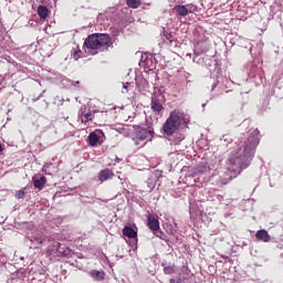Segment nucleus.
Here are the masks:
<instances>
[{"instance_id": "14", "label": "nucleus", "mask_w": 283, "mask_h": 283, "mask_svg": "<svg viewBox=\"0 0 283 283\" xmlns=\"http://www.w3.org/2000/svg\"><path fill=\"white\" fill-rule=\"evenodd\" d=\"M90 275L93 280L98 281V282L104 280V272L99 271V270H91Z\"/></svg>"}, {"instance_id": "24", "label": "nucleus", "mask_w": 283, "mask_h": 283, "mask_svg": "<svg viewBox=\"0 0 283 283\" xmlns=\"http://www.w3.org/2000/svg\"><path fill=\"white\" fill-rule=\"evenodd\" d=\"M3 150V148H2V146H1V144H0V153Z\"/></svg>"}, {"instance_id": "23", "label": "nucleus", "mask_w": 283, "mask_h": 283, "mask_svg": "<svg viewBox=\"0 0 283 283\" xmlns=\"http://www.w3.org/2000/svg\"><path fill=\"white\" fill-rule=\"evenodd\" d=\"M129 85H130L129 83H126V84L123 85V87L125 88V91H123V93H128V86Z\"/></svg>"}, {"instance_id": "4", "label": "nucleus", "mask_w": 283, "mask_h": 283, "mask_svg": "<svg viewBox=\"0 0 283 283\" xmlns=\"http://www.w3.org/2000/svg\"><path fill=\"white\" fill-rule=\"evenodd\" d=\"M133 129L135 132L133 142H135L136 146H140V143L147 139L151 140L155 136V129L153 126L144 127L142 125H135L133 126Z\"/></svg>"}, {"instance_id": "27", "label": "nucleus", "mask_w": 283, "mask_h": 283, "mask_svg": "<svg viewBox=\"0 0 283 283\" xmlns=\"http://www.w3.org/2000/svg\"><path fill=\"white\" fill-rule=\"evenodd\" d=\"M80 84V82H76V85H78Z\"/></svg>"}, {"instance_id": "25", "label": "nucleus", "mask_w": 283, "mask_h": 283, "mask_svg": "<svg viewBox=\"0 0 283 283\" xmlns=\"http://www.w3.org/2000/svg\"><path fill=\"white\" fill-rule=\"evenodd\" d=\"M149 62H150L149 60H146V65H148Z\"/></svg>"}, {"instance_id": "7", "label": "nucleus", "mask_w": 283, "mask_h": 283, "mask_svg": "<svg viewBox=\"0 0 283 283\" xmlns=\"http://www.w3.org/2000/svg\"><path fill=\"white\" fill-rule=\"evenodd\" d=\"M32 182L35 189L42 190L46 185V177L38 174L32 177Z\"/></svg>"}, {"instance_id": "20", "label": "nucleus", "mask_w": 283, "mask_h": 283, "mask_svg": "<svg viewBox=\"0 0 283 283\" xmlns=\"http://www.w3.org/2000/svg\"><path fill=\"white\" fill-rule=\"evenodd\" d=\"M25 189H27V188H23L22 190H18V191L15 192V198H17L18 200H22L23 198H25Z\"/></svg>"}, {"instance_id": "16", "label": "nucleus", "mask_w": 283, "mask_h": 283, "mask_svg": "<svg viewBox=\"0 0 283 283\" xmlns=\"http://www.w3.org/2000/svg\"><path fill=\"white\" fill-rule=\"evenodd\" d=\"M46 241L45 235L38 234L31 237V242H34L35 244H43Z\"/></svg>"}, {"instance_id": "19", "label": "nucleus", "mask_w": 283, "mask_h": 283, "mask_svg": "<svg viewBox=\"0 0 283 283\" xmlns=\"http://www.w3.org/2000/svg\"><path fill=\"white\" fill-rule=\"evenodd\" d=\"M185 7L189 14H193L198 9L196 4H186Z\"/></svg>"}, {"instance_id": "3", "label": "nucleus", "mask_w": 283, "mask_h": 283, "mask_svg": "<svg viewBox=\"0 0 283 283\" xmlns=\"http://www.w3.org/2000/svg\"><path fill=\"white\" fill-rule=\"evenodd\" d=\"M190 118L182 111L174 109L170 113V116L167 117L166 123L164 124L163 130L165 135L171 136L177 132L181 124L188 126Z\"/></svg>"}, {"instance_id": "17", "label": "nucleus", "mask_w": 283, "mask_h": 283, "mask_svg": "<svg viewBox=\"0 0 283 283\" xmlns=\"http://www.w3.org/2000/svg\"><path fill=\"white\" fill-rule=\"evenodd\" d=\"M126 6H128V8H132V9L140 8L142 0H126Z\"/></svg>"}, {"instance_id": "9", "label": "nucleus", "mask_w": 283, "mask_h": 283, "mask_svg": "<svg viewBox=\"0 0 283 283\" xmlns=\"http://www.w3.org/2000/svg\"><path fill=\"white\" fill-rule=\"evenodd\" d=\"M254 237L260 242H264V243L271 242V235L269 234L268 230H258Z\"/></svg>"}, {"instance_id": "8", "label": "nucleus", "mask_w": 283, "mask_h": 283, "mask_svg": "<svg viewBox=\"0 0 283 283\" xmlns=\"http://www.w3.org/2000/svg\"><path fill=\"white\" fill-rule=\"evenodd\" d=\"M115 177V174L112 169L105 168L102 171L98 172V181L105 182L109 179H113Z\"/></svg>"}, {"instance_id": "21", "label": "nucleus", "mask_w": 283, "mask_h": 283, "mask_svg": "<svg viewBox=\"0 0 283 283\" xmlns=\"http://www.w3.org/2000/svg\"><path fill=\"white\" fill-rule=\"evenodd\" d=\"M175 265H169V266H166L164 269V273L167 274V275H170V274H174L175 273Z\"/></svg>"}, {"instance_id": "6", "label": "nucleus", "mask_w": 283, "mask_h": 283, "mask_svg": "<svg viewBox=\"0 0 283 283\" xmlns=\"http://www.w3.org/2000/svg\"><path fill=\"white\" fill-rule=\"evenodd\" d=\"M148 228L150 229V231L153 233L156 234L157 238L161 239L164 233H163V231H159L160 230V222L154 216L148 217Z\"/></svg>"}, {"instance_id": "11", "label": "nucleus", "mask_w": 283, "mask_h": 283, "mask_svg": "<svg viewBox=\"0 0 283 283\" xmlns=\"http://www.w3.org/2000/svg\"><path fill=\"white\" fill-rule=\"evenodd\" d=\"M150 109L156 113L157 115H159L161 113V111L164 109L163 104L160 103V101L158 99H151L150 102Z\"/></svg>"}, {"instance_id": "12", "label": "nucleus", "mask_w": 283, "mask_h": 283, "mask_svg": "<svg viewBox=\"0 0 283 283\" xmlns=\"http://www.w3.org/2000/svg\"><path fill=\"white\" fill-rule=\"evenodd\" d=\"M174 11H176L177 17H187L189 14L187 7L184 4H177L174 7Z\"/></svg>"}, {"instance_id": "2", "label": "nucleus", "mask_w": 283, "mask_h": 283, "mask_svg": "<svg viewBox=\"0 0 283 283\" xmlns=\"http://www.w3.org/2000/svg\"><path fill=\"white\" fill-rule=\"evenodd\" d=\"M111 36L107 33H93L84 41V48L88 50V53L92 55L103 52L106 48L109 46Z\"/></svg>"}, {"instance_id": "26", "label": "nucleus", "mask_w": 283, "mask_h": 283, "mask_svg": "<svg viewBox=\"0 0 283 283\" xmlns=\"http://www.w3.org/2000/svg\"><path fill=\"white\" fill-rule=\"evenodd\" d=\"M80 84V82H76V85H78Z\"/></svg>"}, {"instance_id": "1", "label": "nucleus", "mask_w": 283, "mask_h": 283, "mask_svg": "<svg viewBox=\"0 0 283 283\" xmlns=\"http://www.w3.org/2000/svg\"><path fill=\"white\" fill-rule=\"evenodd\" d=\"M261 132L256 128L241 142L239 151L234 153L230 159L227 160L228 170L233 172H241L251 165L254 159L256 147L259 145V134Z\"/></svg>"}, {"instance_id": "5", "label": "nucleus", "mask_w": 283, "mask_h": 283, "mask_svg": "<svg viewBox=\"0 0 283 283\" xmlns=\"http://www.w3.org/2000/svg\"><path fill=\"white\" fill-rule=\"evenodd\" d=\"M94 117L95 115L88 107L84 106L78 109L77 118L85 127L90 125L88 123L92 122Z\"/></svg>"}, {"instance_id": "22", "label": "nucleus", "mask_w": 283, "mask_h": 283, "mask_svg": "<svg viewBox=\"0 0 283 283\" xmlns=\"http://www.w3.org/2000/svg\"><path fill=\"white\" fill-rule=\"evenodd\" d=\"M164 36L166 38L167 41H169L170 45L174 43V34L164 31Z\"/></svg>"}, {"instance_id": "10", "label": "nucleus", "mask_w": 283, "mask_h": 283, "mask_svg": "<svg viewBox=\"0 0 283 283\" xmlns=\"http://www.w3.org/2000/svg\"><path fill=\"white\" fill-rule=\"evenodd\" d=\"M36 13H38L40 19L46 20L49 18L50 10L48 9L46 6L41 4V6L38 7Z\"/></svg>"}, {"instance_id": "15", "label": "nucleus", "mask_w": 283, "mask_h": 283, "mask_svg": "<svg viewBox=\"0 0 283 283\" xmlns=\"http://www.w3.org/2000/svg\"><path fill=\"white\" fill-rule=\"evenodd\" d=\"M99 139H101V137H99L98 134L91 133V134L88 135V143H90V146H91V147H95L96 144L99 143Z\"/></svg>"}, {"instance_id": "13", "label": "nucleus", "mask_w": 283, "mask_h": 283, "mask_svg": "<svg viewBox=\"0 0 283 283\" xmlns=\"http://www.w3.org/2000/svg\"><path fill=\"white\" fill-rule=\"evenodd\" d=\"M123 234H124V237L128 238L129 240H134L137 238V232L128 226H126L123 229Z\"/></svg>"}, {"instance_id": "18", "label": "nucleus", "mask_w": 283, "mask_h": 283, "mask_svg": "<svg viewBox=\"0 0 283 283\" xmlns=\"http://www.w3.org/2000/svg\"><path fill=\"white\" fill-rule=\"evenodd\" d=\"M83 56V52L82 50L77 46L76 49H72V59L77 61L80 59H82Z\"/></svg>"}]
</instances>
